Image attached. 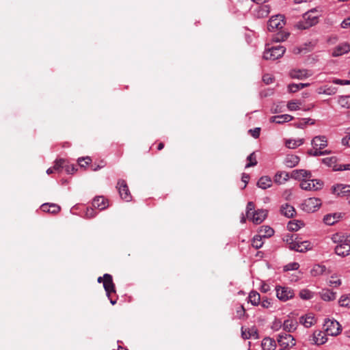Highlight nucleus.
I'll return each instance as SVG.
<instances>
[{"label": "nucleus", "mask_w": 350, "mask_h": 350, "mask_svg": "<svg viewBox=\"0 0 350 350\" xmlns=\"http://www.w3.org/2000/svg\"><path fill=\"white\" fill-rule=\"evenodd\" d=\"M289 248L292 250H295V251L299 252H300V251L302 250V249L299 248V244H298L297 241L291 243L289 245Z\"/></svg>", "instance_id": "57"}, {"label": "nucleus", "mask_w": 350, "mask_h": 350, "mask_svg": "<svg viewBox=\"0 0 350 350\" xmlns=\"http://www.w3.org/2000/svg\"><path fill=\"white\" fill-rule=\"evenodd\" d=\"M349 51L350 45L348 43H340L333 49L332 55L333 57H339L347 53Z\"/></svg>", "instance_id": "16"}, {"label": "nucleus", "mask_w": 350, "mask_h": 350, "mask_svg": "<svg viewBox=\"0 0 350 350\" xmlns=\"http://www.w3.org/2000/svg\"><path fill=\"white\" fill-rule=\"evenodd\" d=\"M274 233V230L267 226H261L259 230V235L262 238L271 237Z\"/></svg>", "instance_id": "33"}, {"label": "nucleus", "mask_w": 350, "mask_h": 350, "mask_svg": "<svg viewBox=\"0 0 350 350\" xmlns=\"http://www.w3.org/2000/svg\"><path fill=\"white\" fill-rule=\"evenodd\" d=\"M338 304L342 307L350 308V293L342 295L338 300Z\"/></svg>", "instance_id": "37"}, {"label": "nucleus", "mask_w": 350, "mask_h": 350, "mask_svg": "<svg viewBox=\"0 0 350 350\" xmlns=\"http://www.w3.org/2000/svg\"><path fill=\"white\" fill-rule=\"evenodd\" d=\"M241 334L242 337L245 339H247L251 336V334L249 332L244 331L243 328L241 329Z\"/></svg>", "instance_id": "64"}, {"label": "nucleus", "mask_w": 350, "mask_h": 350, "mask_svg": "<svg viewBox=\"0 0 350 350\" xmlns=\"http://www.w3.org/2000/svg\"><path fill=\"white\" fill-rule=\"evenodd\" d=\"M335 170L345 171L350 170V164H342L340 165L339 167Z\"/></svg>", "instance_id": "60"}, {"label": "nucleus", "mask_w": 350, "mask_h": 350, "mask_svg": "<svg viewBox=\"0 0 350 350\" xmlns=\"http://www.w3.org/2000/svg\"><path fill=\"white\" fill-rule=\"evenodd\" d=\"M342 144L350 146V134L347 135L342 139Z\"/></svg>", "instance_id": "59"}, {"label": "nucleus", "mask_w": 350, "mask_h": 350, "mask_svg": "<svg viewBox=\"0 0 350 350\" xmlns=\"http://www.w3.org/2000/svg\"><path fill=\"white\" fill-rule=\"evenodd\" d=\"M321 205V201L319 198H309L301 204V208L307 213H313L317 211Z\"/></svg>", "instance_id": "5"}, {"label": "nucleus", "mask_w": 350, "mask_h": 350, "mask_svg": "<svg viewBox=\"0 0 350 350\" xmlns=\"http://www.w3.org/2000/svg\"><path fill=\"white\" fill-rule=\"evenodd\" d=\"M91 161H92V159L90 157H82V158L78 159V163L82 167H86L88 165H89Z\"/></svg>", "instance_id": "45"}, {"label": "nucleus", "mask_w": 350, "mask_h": 350, "mask_svg": "<svg viewBox=\"0 0 350 350\" xmlns=\"http://www.w3.org/2000/svg\"><path fill=\"white\" fill-rule=\"evenodd\" d=\"M278 342L281 347H293L296 342L295 338L287 334H280L278 338Z\"/></svg>", "instance_id": "11"}, {"label": "nucleus", "mask_w": 350, "mask_h": 350, "mask_svg": "<svg viewBox=\"0 0 350 350\" xmlns=\"http://www.w3.org/2000/svg\"><path fill=\"white\" fill-rule=\"evenodd\" d=\"M96 215V212L94 211V209L92 207L90 208H87L86 209V211H85V217L87 218H92L94 217H95Z\"/></svg>", "instance_id": "53"}, {"label": "nucleus", "mask_w": 350, "mask_h": 350, "mask_svg": "<svg viewBox=\"0 0 350 350\" xmlns=\"http://www.w3.org/2000/svg\"><path fill=\"white\" fill-rule=\"evenodd\" d=\"M334 83L338 84V85H349L350 84V80H342V79H335L334 80Z\"/></svg>", "instance_id": "58"}, {"label": "nucleus", "mask_w": 350, "mask_h": 350, "mask_svg": "<svg viewBox=\"0 0 350 350\" xmlns=\"http://www.w3.org/2000/svg\"><path fill=\"white\" fill-rule=\"evenodd\" d=\"M312 75V73L306 69H293L289 72V76L292 79H304Z\"/></svg>", "instance_id": "15"}, {"label": "nucleus", "mask_w": 350, "mask_h": 350, "mask_svg": "<svg viewBox=\"0 0 350 350\" xmlns=\"http://www.w3.org/2000/svg\"><path fill=\"white\" fill-rule=\"evenodd\" d=\"M64 168L68 174H72L77 170L74 165H64Z\"/></svg>", "instance_id": "56"}, {"label": "nucleus", "mask_w": 350, "mask_h": 350, "mask_svg": "<svg viewBox=\"0 0 350 350\" xmlns=\"http://www.w3.org/2000/svg\"><path fill=\"white\" fill-rule=\"evenodd\" d=\"M341 27H342V28H344V29L350 27V18L345 19L341 23Z\"/></svg>", "instance_id": "61"}, {"label": "nucleus", "mask_w": 350, "mask_h": 350, "mask_svg": "<svg viewBox=\"0 0 350 350\" xmlns=\"http://www.w3.org/2000/svg\"><path fill=\"white\" fill-rule=\"evenodd\" d=\"M336 92V88L334 87H332V86H329V87L325 86V87L320 88L318 90L319 94H327V95H333V94H335Z\"/></svg>", "instance_id": "38"}, {"label": "nucleus", "mask_w": 350, "mask_h": 350, "mask_svg": "<svg viewBox=\"0 0 350 350\" xmlns=\"http://www.w3.org/2000/svg\"><path fill=\"white\" fill-rule=\"evenodd\" d=\"M284 25V16L281 14H278L272 16L268 21L267 28L269 31H273L277 29H280Z\"/></svg>", "instance_id": "9"}, {"label": "nucleus", "mask_w": 350, "mask_h": 350, "mask_svg": "<svg viewBox=\"0 0 350 350\" xmlns=\"http://www.w3.org/2000/svg\"><path fill=\"white\" fill-rule=\"evenodd\" d=\"M262 81L265 84L269 85L273 82L274 77L271 75L265 74L262 77Z\"/></svg>", "instance_id": "51"}, {"label": "nucleus", "mask_w": 350, "mask_h": 350, "mask_svg": "<svg viewBox=\"0 0 350 350\" xmlns=\"http://www.w3.org/2000/svg\"><path fill=\"white\" fill-rule=\"evenodd\" d=\"M116 187L122 199L126 202L131 200L132 196L125 180H119Z\"/></svg>", "instance_id": "10"}, {"label": "nucleus", "mask_w": 350, "mask_h": 350, "mask_svg": "<svg viewBox=\"0 0 350 350\" xmlns=\"http://www.w3.org/2000/svg\"><path fill=\"white\" fill-rule=\"evenodd\" d=\"M254 208H255V206H254V204L252 202H249L247 203V207H246V216H247V218L250 217V215L252 214V213L253 211H254Z\"/></svg>", "instance_id": "50"}, {"label": "nucleus", "mask_w": 350, "mask_h": 350, "mask_svg": "<svg viewBox=\"0 0 350 350\" xmlns=\"http://www.w3.org/2000/svg\"><path fill=\"white\" fill-rule=\"evenodd\" d=\"M329 273V271L327 270V267L322 264L314 265L310 270V273L314 277L328 274Z\"/></svg>", "instance_id": "21"}, {"label": "nucleus", "mask_w": 350, "mask_h": 350, "mask_svg": "<svg viewBox=\"0 0 350 350\" xmlns=\"http://www.w3.org/2000/svg\"><path fill=\"white\" fill-rule=\"evenodd\" d=\"M254 12L258 18H265L269 14L270 7L269 5L265 4L256 5L254 8Z\"/></svg>", "instance_id": "17"}, {"label": "nucleus", "mask_w": 350, "mask_h": 350, "mask_svg": "<svg viewBox=\"0 0 350 350\" xmlns=\"http://www.w3.org/2000/svg\"><path fill=\"white\" fill-rule=\"evenodd\" d=\"M248 301L253 306H258L260 303V294L255 291H251L248 296Z\"/></svg>", "instance_id": "32"}, {"label": "nucleus", "mask_w": 350, "mask_h": 350, "mask_svg": "<svg viewBox=\"0 0 350 350\" xmlns=\"http://www.w3.org/2000/svg\"><path fill=\"white\" fill-rule=\"evenodd\" d=\"M339 219V215L338 214H328L324 216L323 217V221L325 224L332 226L334 224L338 219Z\"/></svg>", "instance_id": "34"}, {"label": "nucleus", "mask_w": 350, "mask_h": 350, "mask_svg": "<svg viewBox=\"0 0 350 350\" xmlns=\"http://www.w3.org/2000/svg\"><path fill=\"white\" fill-rule=\"evenodd\" d=\"M312 149L308 151L310 156L318 157L329 154L331 152L328 150H321L327 146V137L325 135H318L314 137L311 142Z\"/></svg>", "instance_id": "2"}, {"label": "nucleus", "mask_w": 350, "mask_h": 350, "mask_svg": "<svg viewBox=\"0 0 350 350\" xmlns=\"http://www.w3.org/2000/svg\"><path fill=\"white\" fill-rule=\"evenodd\" d=\"M272 180L269 176H262L258 181L257 185L258 187L266 189L271 186Z\"/></svg>", "instance_id": "29"}, {"label": "nucleus", "mask_w": 350, "mask_h": 350, "mask_svg": "<svg viewBox=\"0 0 350 350\" xmlns=\"http://www.w3.org/2000/svg\"><path fill=\"white\" fill-rule=\"evenodd\" d=\"M284 52L285 48L282 45L267 48L263 53V58L266 60H275L280 58Z\"/></svg>", "instance_id": "4"}, {"label": "nucleus", "mask_w": 350, "mask_h": 350, "mask_svg": "<svg viewBox=\"0 0 350 350\" xmlns=\"http://www.w3.org/2000/svg\"><path fill=\"white\" fill-rule=\"evenodd\" d=\"M299 267V265L297 262H293L287 264L284 266V271H293V270H297Z\"/></svg>", "instance_id": "49"}, {"label": "nucleus", "mask_w": 350, "mask_h": 350, "mask_svg": "<svg viewBox=\"0 0 350 350\" xmlns=\"http://www.w3.org/2000/svg\"><path fill=\"white\" fill-rule=\"evenodd\" d=\"M342 284L341 280L337 278L336 276L332 275L331 276L330 280H329V286L337 287L339 286Z\"/></svg>", "instance_id": "47"}, {"label": "nucleus", "mask_w": 350, "mask_h": 350, "mask_svg": "<svg viewBox=\"0 0 350 350\" xmlns=\"http://www.w3.org/2000/svg\"><path fill=\"white\" fill-rule=\"evenodd\" d=\"M65 163L66 161L62 159L56 160L55 161L54 165L53 166L55 171H59L62 168H64Z\"/></svg>", "instance_id": "46"}, {"label": "nucleus", "mask_w": 350, "mask_h": 350, "mask_svg": "<svg viewBox=\"0 0 350 350\" xmlns=\"http://www.w3.org/2000/svg\"><path fill=\"white\" fill-rule=\"evenodd\" d=\"M315 322V319L311 314L302 316L299 318V323L306 327H310Z\"/></svg>", "instance_id": "26"}, {"label": "nucleus", "mask_w": 350, "mask_h": 350, "mask_svg": "<svg viewBox=\"0 0 350 350\" xmlns=\"http://www.w3.org/2000/svg\"><path fill=\"white\" fill-rule=\"evenodd\" d=\"M299 162V157L295 154H288L285 157L284 164L288 167H293Z\"/></svg>", "instance_id": "25"}, {"label": "nucleus", "mask_w": 350, "mask_h": 350, "mask_svg": "<svg viewBox=\"0 0 350 350\" xmlns=\"http://www.w3.org/2000/svg\"><path fill=\"white\" fill-rule=\"evenodd\" d=\"M299 297L304 300H308L314 297V293L308 289H302L299 291Z\"/></svg>", "instance_id": "40"}, {"label": "nucleus", "mask_w": 350, "mask_h": 350, "mask_svg": "<svg viewBox=\"0 0 350 350\" xmlns=\"http://www.w3.org/2000/svg\"><path fill=\"white\" fill-rule=\"evenodd\" d=\"M275 291L277 297L282 301H286L294 296L293 291L288 287L277 286Z\"/></svg>", "instance_id": "8"}, {"label": "nucleus", "mask_w": 350, "mask_h": 350, "mask_svg": "<svg viewBox=\"0 0 350 350\" xmlns=\"http://www.w3.org/2000/svg\"><path fill=\"white\" fill-rule=\"evenodd\" d=\"M321 10L318 8H313L303 14V21L297 25L300 29H306L319 22V17L321 16Z\"/></svg>", "instance_id": "3"}, {"label": "nucleus", "mask_w": 350, "mask_h": 350, "mask_svg": "<svg viewBox=\"0 0 350 350\" xmlns=\"http://www.w3.org/2000/svg\"><path fill=\"white\" fill-rule=\"evenodd\" d=\"M321 297L323 300L329 301L336 299V293L329 289H323L320 293Z\"/></svg>", "instance_id": "31"}, {"label": "nucleus", "mask_w": 350, "mask_h": 350, "mask_svg": "<svg viewBox=\"0 0 350 350\" xmlns=\"http://www.w3.org/2000/svg\"><path fill=\"white\" fill-rule=\"evenodd\" d=\"M300 102L297 100L289 101L287 104V107L290 111H296L300 109Z\"/></svg>", "instance_id": "44"}, {"label": "nucleus", "mask_w": 350, "mask_h": 350, "mask_svg": "<svg viewBox=\"0 0 350 350\" xmlns=\"http://www.w3.org/2000/svg\"><path fill=\"white\" fill-rule=\"evenodd\" d=\"M323 183L317 179L306 178L301 182L300 187L304 190H318L321 189Z\"/></svg>", "instance_id": "7"}, {"label": "nucleus", "mask_w": 350, "mask_h": 350, "mask_svg": "<svg viewBox=\"0 0 350 350\" xmlns=\"http://www.w3.org/2000/svg\"><path fill=\"white\" fill-rule=\"evenodd\" d=\"M267 215V211L263 209H258L253 211L247 219L256 224L262 223Z\"/></svg>", "instance_id": "13"}, {"label": "nucleus", "mask_w": 350, "mask_h": 350, "mask_svg": "<svg viewBox=\"0 0 350 350\" xmlns=\"http://www.w3.org/2000/svg\"><path fill=\"white\" fill-rule=\"evenodd\" d=\"M269 289V286L265 283H263L260 286V291L263 293H267Z\"/></svg>", "instance_id": "63"}, {"label": "nucleus", "mask_w": 350, "mask_h": 350, "mask_svg": "<svg viewBox=\"0 0 350 350\" xmlns=\"http://www.w3.org/2000/svg\"><path fill=\"white\" fill-rule=\"evenodd\" d=\"M245 314V310L243 306H240L236 310L237 317L241 319Z\"/></svg>", "instance_id": "52"}, {"label": "nucleus", "mask_w": 350, "mask_h": 350, "mask_svg": "<svg viewBox=\"0 0 350 350\" xmlns=\"http://www.w3.org/2000/svg\"><path fill=\"white\" fill-rule=\"evenodd\" d=\"M263 350H275L276 347L275 341L271 338H265L261 343Z\"/></svg>", "instance_id": "28"}, {"label": "nucleus", "mask_w": 350, "mask_h": 350, "mask_svg": "<svg viewBox=\"0 0 350 350\" xmlns=\"http://www.w3.org/2000/svg\"><path fill=\"white\" fill-rule=\"evenodd\" d=\"M297 326V321L295 319H288L285 320L283 323V329L284 330L288 332H292L295 331Z\"/></svg>", "instance_id": "24"}, {"label": "nucleus", "mask_w": 350, "mask_h": 350, "mask_svg": "<svg viewBox=\"0 0 350 350\" xmlns=\"http://www.w3.org/2000/svg\"><path fill=\"white\" fill-rule=\"evenodd\" d=\"M293 119V117L288 114H283L279 116H274L270 118L271 122H275L277 124H283L288 122Z\"/></svg>", "instance_id": "23"}, {"label": "nucleus", "mask_w": 350, "mask_h": 350, "mask_svg": "<svg viewBox=\"0 0 350 350\" xmlns=\"http://www.w3.org/2000/svg\"><path fill=\"white\" fill-rule=\"evenodd\" d=\"M103 287L106 291L108 297H110L111 293H115L114 284L113 282L112 276L110 274H104Z\"/></svg>", "instance_id": "14"}, {"label": "nucleus", "mask_w": 350, "mask_h": 350, "mask_svg": "<svg viewBox=\"0 0 350 350\" xmlns=\"http://www.w3.org/2000/svg\"><path fill=\"white\" fill-rule=\"evenodd\" d=\"M292 178L302 181L306 178H310L311 173L306 170H295L291 172Z\"/></svg>", "instance_id": "20"}, {"label": "nucleus", "mask_w": 350, "mask_h": 350, "mask_svg": "<svg viewBox=\"0 0 350 350\" xmlns=\"http://www.w3.org/2000/svg\"><path fill=\"white\" fill-rule=\"evenodd\" d=\"M332 192L338 196L345 197L347 200L348 197L350 196V185L342 184L334 185L332 187Z\"/></svg>", "instance_id": "12"}, {"label": "nucleus", "mask_w": 350, "mask_h": 350, "mask_svg": "<svg viewBox=\"0 0 350 350\" xmlns=\"http://www.w3.org/2000/svg\"><path fill=\"white\" fill-rule=\"evenodd\" d=\"M325 334L329 336H337L341 332V326L336 320L328 319L324 323Z\"/></svg>", "instance_id": "6"}, {"label": "nucleus", "mask_w": 350, "mask_h": 350, "mask_svg": "<svg viewBox=\"0 0 350 350\" xmlns=\"http://www.w3.org/2000/svg\"><path fill=\"white\" fill-rule=\"evenodd\" d=\"M241 179H242V181L245 183L244 187H245L246 185L247 184V183L249 181L250 176L248 174H245V173H243L242 174Z\"/></svg>", "instance_id": "62"}, {"label": "nucleus", "mask_w": 350, "mask_h": 350, "mask_svg": "<svg viewBox=\"0 0 350 350\" xmlns=\"http://www.w3.org/2000/svg\"><path fill=\"white\" fill-rule=\"evenodd\" d=\"M262 237L259 234L256 235L252 239V245L256 249H259L262 246Z\"/></svg>", "instance_id": "42"}, {"label": "nucleus", "mask_w": 350, "mask_h": 350, "mask_svg": "<svg viewBox=\"0 0 350 350\" xmlns=\"http://www.w3.org/2000/svg\"><path fill=\"white\" fill-rule=\"evenodd\" d=\"M309 83H291L288 85V90L290 92H296L298 90L309 86Z\"/></svg>", "instance_id": "36"}, {"label": "nucleus", "mask_w": 350, "mask_h": 350, "mask_svg": "<svg viewBox=\"0 0 350 350\" xmlns=\"http://www.w3.org/2000/svg\"><path fill=\"white\" fill-rule=\"evenodd\" d=\"M338 104L345 108H350V96H341L338 98Z\"/></svg>", "instance_id": "39"}, {"label": "nucleus", "mask_w": 350, "mask_h": 350, "mask_svg": "<svg viewBox=\"0 0 350 350\" xmlns=\"http://www.w3.org/2000/svg\"><path fill=\"white\" fill-rule=\"evenodd\" d=\"M327 340V334L321 331H315L312 335V343L317 345L325 344Z\"/></svg>", "instance_id": "19"}, {"label": "nucleus", "mask_w": 350, "mask_h": 350, "mask_svg": "<svg viewBox=\"0 0 350 350\" xmlns=\"http://www.w3.org/2000/svg\"><path fill=\"white\" fill-rule=\"evenodd\" d=\"M280 212L282 215L288 218L293 217L296 213L294 207L288 203H285L281 206Z\"/></svg>", "instance_id": "22"}, {"label": "nucleus", "mask_w": 350, "mask_h": 350, "mask_svg": "<svg viewBox=\"0 0 350 350\" xmlns=\"http://www.w3.org/2000/svg\"><path fill=\"white\" fill-rule=\"evenodd\" d=\"M332 241L336 244L335 254L341 257L350 255V234L337 232L332 234Z\"/></svg>", "instance_id": "1"}, {"label": "nucleus", "mask_w": 350, "mask_h": 350, "mask_svg": "<svg viewBox=\"0 0 350 350\" xmlns=\"http://www.w3.org/2000/svg\"><path fill=\"white\" fill-rule=\"evenodd\" d=\"M247 160L249 161L246 165L245 167L248 168L250 167H253L257 165V161H256V157L255 154V152H253L251 153L247 158Z\"/></svg>", "instance_id": "43"}, {"label": "nucleus", "mask_w": 350, "mask_h": 350, "mask_svg": "<svg viewBox=\"0 0 350 350\" xmlns=\"http://www.w3.org/2000/svg\"><path fill=\"white\" fill-rule=\"evenodd\" d=\"M304 142L303 139H288L285 140V145L288 148L295 149L301 145H302Z\"/></svg>", "instance_id": "30"}, {"label": "nucleus", "mask_w": 350, "mask_h": 350, "mask_svg": "<svg viewBox=\"0 0 350 350\" xmlns=\"http://www.w3.org/2000/svg\"><path fill=\"white\" fill-rule=\"evenodd\" d=\"M287 227L289 230L297 231L301 228V222L289 221Z\"/></svg>", "instance_id": "48"}, {"label": "nucleus", "mask_w": 350, "mask_h": 350, "mask_svg": "<svg viewBox=\"0 0 350 350\" xmlns=\"http://www.w3.org/2000/svg\"><path fill=\"white\" fill-rule=\"evenodd\" d=\"M260 129L259 127H256L254 129H250L249 133L252 135V136L256 139H257L260 135Z\"/></svg>", "instance_id": "54"}, {"label": "nucleus", "mask_w": 350, "mask_h": 350, "mask_svg": "<svg viewBox=\"0 0 350 350\" xmlns=\"http://www.w3.org/2000/svg\"><path fill=\"white\" fill-rule=\"evenodd\" d=\"M109 206V202L103 196H97L92 201V206L95 208L102 211Z\"/></svg>", "instance_id": "18"}, {"label": "nucleus", "mask_w": 350, "mask_h": 350, "mask_svg": "<svg viewBox=\"0 0 350 350\" xmlns=\"http://www.w3.org/2000/svg\"><path fill=\"white\" fill-rule=\"evenodd\" d=\"M261 306L264 308H269L271 307V303L267 298H262V301L260 303Z\"/></svg>", "instance_id": "55"}, {"label": "nucleus", "mask_w": 350, "mask_h": 350, "mask_svg": "<svg viewBox=\"0 0 350 350\" xmlns=\"http://www.w3.org/2000/svg\"><path fill=\"white\" fill-rule=\"evenodd\" d=\"M289 178L288 174L284 172H278L274 178L275 183L278 184H282L285 183Z\"/></svg>", "instance_id": "35"}, {"label": "nucleus", "mask_w": 350, "mask_h": 350, "mask_svg": "<svg viewBox=\"0 0 350 350\" xmlns=\"http://www.w3.org/2000/svg\"><path fill=\"white\" fill-rule=\"evenodd\" d=\"M41 209L44 212L55 214L60 211V206L56 204L44 203L41 206Z\"/></svg>", "instance_id": "27"}, {"label": "nucleus", "mask_w": 350, "mask_h": 350, "mask_svg": "<svg viewBox=\"0 0 350 350\" xmlns=\"http://www.w3.org/2000/svg\"><path fill=\"white\" fill-rule=\"evenodd\" d=\"M297 243L299 244V248L303 249L300 251V252H305L308 251L312 248V245L311 243L308 241H297Z\"/></svg>", "instance_id": "41"}]
</instances>
